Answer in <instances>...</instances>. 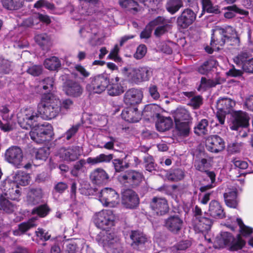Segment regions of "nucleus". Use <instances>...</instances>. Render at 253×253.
Masks as SVG:
<instances>
[{"label":"nucleus","mask_w":253,"mask_h":253,"mask_svg":"<svg viewBox=\"0 0 253 253\" xmlns=\"http://www.w3.org/2000/svg\"><path fill=\"white\" fill-rule=\"evenodd\" d=\"M119 3L123 8L127 10H132L136 12L138 11V4L135 0H119Z\"/></svg>","instance_id":"e433bc0d"},{"label":"nucleus","mask_w":253,"mask_h":253,"mask_svg":"<svg viewBox=\"0 0 253 253\" xmlns=\"http://www.w3.org/2000/svg\"><path fill=\"white\" fill-rule=\"evenodd\" d=\"M242 144L237 142H233L228 144V151L231 153H237L240 152Z\"/></svg>","instance_id":"e2e57ef3"},{"label":"nucleus","mask_w":253,"mask_h":253,"mask_svg":"<svg viewBox=\"0 0 253 253\" xmlns=\"http://www.w3.org/2000/svg\"><path fill=\"white\" fill-rule=\"evenodd\" d=\"M182 221L177 216H171L168 219L166 222L167 228L173 232H177L181 227Z\"/></svg>","instance_id":"393cba45"},{"label":"nucleus","mask_w":253,"mask_h":253,"mask_svg":"<svg viewBox=\"0 0 253 253\" xmlns=\"http://www.w3.org/2000/svg\"><path fill=\"white\" fill-rule=\"evenodd\" d=\"M80 126V124H76L69 128L64 134L66 139L69 140L72 137L74 136L78 131Z\"/></svg>","instance_id":"052dcab7"},{"label":"nucleus","mask_w":253,"mask_h":253,"mask_svg":"<svg viewBox=\"0 0 253 253\" xmlns=\"http://www.w3.org/2000/svg\"><path fill=\"white\" fill-rule=\"evenodd\" d=\"M172 18H166L163 16H158L150 22V25L153 28L158 26L154 32L157 37H160L172 28Z\"/></svg>","instance_id":"6e6552de"},{"label":"nucleus","mask_w":253,"mask_h":253,"mask_svg":"<svg viewBox=\"0 0 253 253\" xmlns=\"http://www.w3.org/2000/svg\"><path fill=\"white\" fill-rule=\"evenodd\" d=\"M204 10L208 13L217 14L220 12L218 6H213L211 0H201Z\"/></svg>","instance_id":"79ce46f5"},{"label":"nucleus","mask_w":253,"mask_h":253,"mask_svg":"<svg viewBox=\"0 0 253 253\" xmlns=\"http://www.w3.org/2000/svg\"><path fill=\"white\" fill-rule=\"evenodd\" d=\"M109 78L105 75H99L93 78L91 82L86 86L87 89L94 93H101L108 86Z\"/></svg>","instance_id":"1a4fd4ad"},{"label":"nucleus","mask_w":253,"mask_h":253,"mask_svg":"<svg viewBox=\"0 0 253 253\" xmlns=\"http://www.w3.org/2000/svg\"><path fill=\"white\" fill-rule=\"evenodd\" d=\"M143 98L141 90L132 88L128 89L123 97V101L126 105L133 106L140 103Z\"/></svg>","instance_id":"2eb2a0df"},{"label":"nucleus","mask_w":253,"mask_h":253,"mask_svg":"<svg viewBox=\"0 0 253 253\" xmlns=\"http://www.w3.org/2000/svg\"><path fill=\"white\" fill-rule=\"evenodd\" d=\"M232 28L230 27H225V28H217L213 30L211 45L213 46L214 43L215 45L223 46L226 42L233 40L235 42L234 44L239 45L240 42L239 38L238 37H231L230 32L232 31Z\"/></svg>","instance_id":"7ed1b4c3"},{"label":"nucleus","mask_w":253,"mask_h":253,"mask_svg":"<svg viewBox=\"0 0 253 253\" xmlns=\"http://www.w3.org/2000/svg\"><path fill=\"white\" fill-rule=\"evenodd\" d=\"M44 65L49 70H56L60 67L61 62L57 57L52 56L44 60Z\"/></svg>","instance_id":"7c9ffc66"},{"label":"nucleus","mask_w":253,"mask_h":253,"mask_svg":"<svg viewBox=\"0 0 253 253\" xmlns=\"http://www.w3.org/2000/svg\"><path fill=\"white\" fill-rule=\"evenodd\" d=\"M6 188L7 189L5 195L0 196V206H13L9 200L19 201L21 195V192L18 186L14 182H8L6 184Z\"/></svg>","instance_id":"423d86ee"},{"label":"nucleus","mask_w":253,"mask_h":253,"mask_svg":"<svg viewBox=\"0 0 253 253\" xmlns=\"http://www.w3.org/2000/svg\"><path fill=\"white\" fill-rule=\"evenodd\" d=\"M191 121H184L175 122V129L178 135L182 137H187L190 132Z\"/></svg>","instance_id":"b1692460"},{"label":"nucleus","mask_w":253,"mask_h":253,"mask_svg":"<svg viewBox=\"0 0 253 253\" xmlns=\"http://www.w3.org/2000/svg\"><path fill=\"white\" fill-rule=\"evenodd\" d=\"M26 72L33 76H39L42 72V67L41 65H31L27 66Z\"/></svg>","instance_id":"09e8293b"},{"label":"nucleus","mask_w":253,"mask_h":253,"mask_svg":"<svg viewBox=\"0 0 253 253\" xmlns=\"http://www.w3.org/2000/svg\"><path fill=\"white\" fill-rule=\"evenodd\" d=\"M10 70V63L7 60L0 58V74H7Z\"/></svg>","instance_id":"5fc2aeb1"},{"label":"nucleus","mask_w":253,"mask_h":253,"mask_svg":"<svg viewBox=\"0 0 253 253\" xmlns=\"http://www.w3.org/2000/svg\"><path fill=\"white\" fill-rule=\"evenodd\" d=\"M152 116H156L157 120L156 122L157 129L161 132H164L170 129L172 125V121L170 117H165L159 113H154Z\"/></svg>","instance_id":"412c9836"},{"label":"nucleus","mask_w":253,"mask_h":253,"mask_svg":"<svg viewBox=\"0 0 253 253\" xmlns=\"http://www.w3.org/2000/svg\"><path fill=\"white\" fill-rule=\"evenodd\" d=\"M211 225V221L207 218H201L199 219L198 228L200 231L204 232L210 229Z\"/></svg>","instance_id":"3c124183"},{"label":"nucleus","mask_w":253,"mask_h":253,"mask_svg":"<svg viewBox=\"0 0 253 253\" xmlns=\"http://www.w3.org/2000/svg\"><path fill=\"white\" fill-rule=\"evenodd\" d=\"M122 118L130 123H135L141 119V114L136 107H127L122 113Z\"/></svg>","instance_id":"4be33fe9"},{"label":"nucleus","mask_w":253,"mask_h":253,"mask_svg":"<svg viewBox=\"0 0 253 253\" xmlns=\"http://www.w3.org/2000/svg\"><path fill=\"white\" fill-rule=\"evenodd\" d=\"M245 242L242 239L240 235L236 238H233L229 244L230 249L232 251H236L242 248L245 245Z\"/></svg>","instance_id":"a18cd8bd"},{"label":"nucleus","mask_w":253,"mask_h":253,"mask_svg":"<svg viewBox=\"0 0 253 253\" xmlns=\"http://www.w3.org/2000/svg\"><path fill=\"white\" fill-rule=\"evenodd\" d=\"M35 39L36 42L43 49L47 50L51 45L50 38L46 34L37 35Z\"/></svg>","instance_id":"c756f323"},{"label":"nucleus","mask_w":253,"mask_h":253,"mask_svg":"<svg viewBox=\"0 0 253 253\" xmlns=\"http://www.w3.org/2000/svg\"><path fill=\"white\" fill-rule=\"evenodd\" d=\"M146 51V46L144 44H141L137 48L134 57L137 59H140L144 56Z\"/></svg>","instance_id":"bf43d9fd"},{"label":"nucleus","mask_w":253,"mask_h":253,"mask_svg":"<svg viewBox=\"0 0 253 253\" xmlns=\"http://www.w3.org/2000/svg\"><path fill=\"white\" fill-rule=\"evenodd\" d=\"M99 200L103 205L115 206L119 204L120 198L116 191L109 188H106L101 190L99 196Z\"/></svg>","instance_id":"f8f14e48"},{"label":"nucleus","mask_w":253,"mask_h":253,"mask_svg":"<svg viewBox=\"0 0 253 253\" xmlns=\"http://www.w3.org/2000/svg\"><path fill=\"white\" fill-rule=\"evenodd\" d=\"M182 6V0H169L166 4V9L170 13L173 14Z\"/></svg>","instance_id":"473e14b6"},{"label":"nucleus","mask_w":253,"mask_h":253,"mask_svg":"<svg viewBox=\"0 0 253 253\" xmlns=\"http://www.w3.org/2000/svg\"><path fill=\"white\" fill-rule=\"evenodd\" d=\"M207 163V160L206 159H202L201 160L196 161L195 162V167L196 169L200 171H206L205 165Z\"/></svg>","instance_id":"338daca9"},{"label":"nucleus","mask_w":253,"mask_h":253,"mask_svg":"<svg viewBox=\"0 0 253 253\" xmlns=\"http://www.w3.org/2000/svg\"><path fill=\"white\" fill-rule=\"evenodd\" d=\"M232 162L236 168H238L240 169H245L248 167V163L246 162L242 161L237 158L233 159L232 160Z\"/></svg>","instance_id":"69168bd1"},{"label":"nucleus","mask_w":253,"mask_h":253,"mask_svg":"<svg viewBox=\"0 0 253 253\" xmlns=\"http://www.w3.org/2000/svg\"><path fill=\"white\" fill-rule=\"evenodd\" d=\"M214 66V61L210 60L204 62L197 69L199 73L201 74H207Z\"/></svg>","instance_id":"49530a36"},{"label":"nucleus","mask_w":253,"mask_h":253,"mask_svg":"<svg viewBox=\"0 0 253 253\" xmlns=\"http://www.w3.org/2000/svg\"><path fill=\"white\" fill-rule=\"evenodd\" d=\"M224 197L226 204L227 206H236L238 204L236 200L237 193L235 191L226 193L224 194Z\"/></svg>","instance_id":"c03bdc74"},{"label":"nucleus","mask_w":253,"mask_h":253,"mask_svg":"<svg viewBox=\"0 0 253 253\" xmlns=\"http://www.w3.org/2000/svg\"><path fill=\"white\" fill-rule=\"evenodd\" d=\"M5 159L9 163L19 168L22 165V151L19 147H10L6 150L5 153Z\"/></svg>","instance_id":"9b49d317"},{"label":"nucleus","mask_w":253,"mask_h":253,"mask_svg":"<svg viewBox=\"0 0 253 253\" xmlns=\"http://www.w3.org/2000/svg\"><path fill=\"white\" fill-rule=\"evenodd\" d=\"M42 196L43 192L42 189H32L29 193L28 201L33 205H37L40 203Z\"/></svg>","instance_id":"c85d7f7f"},{"label":"nucleus","mask_w":253,"mask_h":253,"mask_svg":"<svg viewBox=\"0 0 253 253\" xmlns=\"http://www.w3.org/2000/svg\"><path fill=\"white\" fill-rule=\"evenodd\" d=\"M227 11L224 14V17L226 18H232L235 16L236 13H239L243 15H247L248 12L241 10L238 8L235 5L229 6L225 8Z\"/></svg>","instance_id":"72a5a7b5"},{"label":"nucleus","mask_w":253,"mask_h":253,"mask_svg":"<svg viewBox=\"0 0 253 253\" xmlns=\"http://www.w3.org/2000/svg\"><path fill=\"white\" fill-rule=\"evenodd\" d=\"M210 209V214L212 216L222 218L224 216L223 210L221 207H211Z\"/></svg>","instance_id":"13d9d810"},{"label":"nucleus","mask_w":253,"mask_h":253,"mask_svg":"<svg viewBox=\"0 0 253 253\" xmlns=\"http://www.w3.org/2000/svg\"><path fill=\"white\" fill-rule=\"evenodd\" d=\"M35 224L34 223V220L32 219L29 220L27 222H24L20 224L19 225V229L18 230H15L13 232V234L15 235H19L20 233H23L30 228L35 226Z\"/></svg>","instance_id":"37998d69"},{"label":"nucleus","mask_w":253,"mask_h":253,"mask_svg":"<svg viewBox=\"0 0 253 253\" xmlns=\"http://www.w3.org/2000/svg\"><path fill=\"white\" fill-rule=\"evenodd\" d=\"M235 101L228 97H221L216 102L217 110L224 113L230 114L235 106Z\"/></svg>","instance_id":"aec40b11"},{"label":"nucleus","mask_w":253,"mask_h":253,"mask_svg":"<svg viewBox=\"0 0 253 253\" xmlns=\"http://www.w3.org/2000/svg\"><path fill=\"white\" fill-rule=\"evenodd\" d=\"M113 158V154L105 155L104 154H101L94 158H88L86 159V161L84 159H81L74 165L73 168L71 171V173L73 176L78 177L80 175V172L83 170L86 163L92 165L101 163H108L112 160Z\"/></svg>","instance_id":"20e7f679"},{"label":"nucleus","mask_w":253,"mask_h":253,"mask_svg":"<svg viewBox=\"0 0 253 253\" xmlns=\"http://www.w3.org/2000/svg\"><path fill=\"white\" fill-rule=\"evenodd\" d=\"M53 79L51 77H47L42 81V88L44 90H50L53 85Z\"/></svg>","instance_id":"0e129e2a"},{"label":"nucleus","mask_w":253,"mask_h":253,"mask_svg":"<svg viewBox=\"0 0 253 253\" xmlns=\"http://www.w3.org/2000/svg\"><path fill=\"white\" fill-rule=\"evenodd\" d=\"M220 78H216L215 79H207L205 77H202L201 80V84L200 87L208 88L215 86L216 85L220 84Z\"/></svg>","instance_id":"58836bf2"},{"label":"nucleus","mask_w":253,"mask_h":253,"mask_svg":"<svg viewBox=\"0 0 253 253\" xmlns=\"http://www.w3.org/2000/svg\"><path fill=\"white\" fill-rule=\"evenodd\" d=\"M125 74L127 77L128 80L135 84L141 83L139 69L137 68H126L124 69Z\"/></svg>","instance_id":"a878e982"},{"label":"nucleus","mask_w":253,"mask_h":253,"mask_svg":"<svg viewBox=\"0 0 253 253\" xmlns=\"http://www.w3.org/2000/svg\"><path fill=\"white\" fill-rule=\"evenodd\" d=\"M167 176L169 180L177 181L184 178V172L181 169H177L167 173Z\"/></svg>","instance_id":"ea45409f"},{"label":"nucleus","mask_w":253,"mask_h":253,"mask_svg":"<svg viewBox=\"0 0 253 253\" xmlns=\"http://www.w3.org/2000/svg\"><path fill=\"white\" fill-rule=\"evenodd\" d=\"M102 234L103 235V238H100L99 236L97 238V240L100 242H102L104 244H108L109 243H112L111 240L114 239V234L112 233L111 232L108 233L106 232L105 233H102Z\"/></svg>","instance_id":"4d7b16f0"},{"label":"nucleus","mask_w":253,"mask_h":253,"mask_svg":"<svg viewBox=\"0 0 253 253\" xmlns=\"http://www.w3.org/2000/svg\"><path fill=\"white\" fill-rule=\"evenodd\" d=\"M244 70L242 69H237L234 66L232 68L227 72L226 74L228 76L231 77H241L243 73Z\"/></svg>","instance_id":"680f3d73"},{"label":"nucleus","mask_w":253,"mask_h":253,"mask_svg":"<svg viewBox=\"0 0 253 253\" xmlns=\"http://www.w3.org/2000/svg\"><path fill=\"white\" fill-rule=\"evenodd\" d=\"M63 90L66 95L74 97L80 96L83 92L80 84L73 80H68L64 83Z\"/></svg>","instance_id":"f3484780"},{"label":"nucleus","mask_w":253,"mask_h":253,"mask_svg":"<svg viewBox=\"0 0 253 253\" xmlns=\"http://www.w3.org/2000/svg\"><path fill=\"white\" fill-rule=\"evenodd\" d=\"M13 182L18 185L25 186L28 185L30 181V176L28 174L24 171H19L14 176Z\"/></svg>","instance_id":"cd10ccee"},{"label":"nucleus","mask_w":253,"mask_h":253,"mask_svg":"<svg viewBox=\"0 0 253 253\" xmlns=\"http://www.w3.org/2000/svg\"><path fill=\"white\" fill-rule=\"evenodd\" d=\"M203 104V98L200 95L192 97L188 103V105L194 109H198Z\"/></svg>","instance_id":"de8ad7c7"},{"label":"nucleus","mask_w":253,"mask_h":253,"mask_svg":"<svg viewBox=\"0 0 253 253\" xmlns=\"http://www.w3.org/2000/svg\"><path fill=\"white\" fill-rule=\"evenodd\" d=\"M141 83L149 80L151 76V72L145 67L139 68Z\"/></svg>","instance_id":"6e6d98bb"},{"label":"nucleus","mask_w":253,"mask_h":253,"mask_svg":"<svg viewBox=\"0 0 253 253\" xmlns=\"http://www.w3.org/2000/svg\"><path fill=\"white\" fill-rule=\"evenodd\" d=\"M249 54L247 52H241L233 59L234 63L244 71L245 64L248 63Z\"/></svg>","instance_id":"4c0bfd02"},{"label":"nucleus","mask_w":253,"mask_h":253,"mask_svg":"<svg viewBox=\"0 0 253 253\" xmlns=\"http://www.w3.org/2000/svg\"><path fill=\"white\" fill-rule=\"evenodd\" d=\"M81 154V148L77 146L67 149L61 148L59 152V157L62 160L69 162L76 161L79 158Z\"/></svg>","instance_id":"dca6fc26"},{"label":"nucleus","mask_w":253,"mask_h":253,"mask_svg":"<svg viewBox=\"0 0 253 253\" xmlns=\"http://www.w3.org/2000/svg\"><path fill=\"white\" fill-rule=\"evenodd\" d=\"M90 178L93 183L97 185H101L108 181L109 176L103 169L97 168L91 172Z\"/></svg>","instance_id":"6ab92c4d"},{"label":"nucleus","mask_w":253,"mask_h":253,"mask_svg":"<svg viewBox=\"0 0 253 253\" xmlns=\"http://www.w3.org/2000/svg\"><path fill=\"white\" fill-rule=\"evenodd\" d=\"M113 164L116 172L122 171L125 169L129 167V164L128 163L124 164L123 160L119 159L113 160Z\"/></svg>","instance_id":"8fccbe9b"},{"label":"nucleus","mask_w":253,"mask_h":253,"mask_svg":"<svg viewBox=\"0 0 253 253\" xmlns=\"http://www.w3.org/2000/svg\"><path fill=\"white\" fill-rule=\"evenodd\" d=\"M58 108L60 114H64L70 110L73 105V101L70 99H65L62 100H59Z\"/></svg>","instance_id":"a19ab883"},{"label":"nucleus","mask_w":253,"mask_h":253,"mask_svg":"<svg viewBox=\"0 0 253 253\" xmlns=\"http://www.w3.org/2000/svg\"><path fill=\"white\" fill-rule=\"evenodd\" d=\"M24 0H2L3 6L10 10H17L22 7Z\"/></svg>","instance_id":"2f4dec72"},{"label":"nucleus","mask_w":253,"mask_h":253,"mask_svg":"<svg viewBox=\"0 0 253 253\" xmlns=\"http://www.w3.org/2000/svg\"><path fill=\"white\" fill-rule=\"evenodd\" d=\"M196 14L190 9H184L176 20L177 27L179 29L187 28L196 20Z\"/></svg>","instance_id":"4468645a"},{"label":"nucleus","mask_w":253,"mask_h":253,"mask_svg":"<svg viewBox=\"0 0 253 253\" xmlns=\"http://www.w3.org/2000/svg\"><path fill=\"white\" fill-rule=\"evenodd\" d=\"M207 149L212 153H217L223 151L225 148L223 139L217 135H211L206 140Z\"/></svg>","instance_id":"ddd939ff"},{"label":"nucleus","mask_w":253,"mask_h":253,"mask_svg":"<svg viewBox=\"0 0 253 253\" xmlns=\"http://www.w3.org/2000/svg\"><path fill=\"white\" fill-rule=\"evenodd\" d=\"M142 173L135 170H128L118 176L119 180L124 184L127 183L132 188L137 187L142 181Z\"/></svg>","instance_id":"9d476101"},{"label":"nucleus","mask_w":253,"mask_h":253,"mask_svg":"<svg viewBox=\"0 0 253 253\" xmlns=\"http://www.w3.org/2000/svg\"><path fill=\"white\" fill-rule=\"evenodd\" d=\"M93 222L98 228L108 231L114 225L115 216L111 211H102L94 215Z\"/></svg>","instance_id":"39448f33"},{"label":"nucleus","mask_w":253,"mask_h":253,"mask_svg":"<svg viewBox=\"0 0 253 253\" xmlns=\"http://www.w3.org/2000/svg\"><path fill=\"white\" fill-rule=\"evenodd\" d=\"M249 117L248 114L242 111H236L232 112L230 124L231 130L238 131L243 127L249 126Z\"/></svg>","instance_id":"0eeeda50"},{"label":"nucleus","mask_w":253,"mask_h":253,"mask_svg":"<svg viewBox=\"0 0 253 253\" xmlns=\"http://www.w3.org/2000/svg\"><path fill=\"white\" fill-rule=\"evenodd\" d=\"M159 109V107L156 105H149L146 106L143 111V114L147 117H150L151 118H157L156 116H151L153 114L158 113L157 110Z\"/></svg>","instance_id":"864d4df0"},{"label":"nucleus","mask_w":253,"mask_h":253,"mask_svg":"<svg viewBox=\"0 0 253 253\" xmlns=\"http://www.w3.org/2000/svg\"><path fill=\"white\" fill-rule=\"evenodd\" d=\"M153 29V27L150 25V22L146 26L145 29L142 31L140 34V38L141 39H148L150 37L152 31Z\"/></svg>","instance_id":"774afa93"},{"label":"nucleus","mask_w":253,"mask_h":253,"mask_svg":"<svg viewBox=\"0 0 253 253\" xmlns=\"http://www.w3.org/2000/svg\"><path fill=\"white\" fill-rule=\"evenodd\" d=\"M209 122L206 119H202L199 122L197 126L194 127V132L198 135L208 134V126Z\"/></svg>","instance_id":"c9c22d12"},{"label":"nucleus","mask_w":253,"mask_h":253,"mask_svg":"<svg viewBox=\"0 0 253 253\" xmlns=\"http://www.w3.org/2000/svg\"><path fill=\"white\" fill-rule=\"evenodd\" d=\"M123 201L129 206H137L139 204V198L136 193L131 189H127L122 193Z\"/></svg>","instance_id":"5701e85b"},{"label":"nucleus","mask_w":253,"mask_h":253,"mask_svg":"<svg viewBox=\"0 0 253 253\" xmlns=\"http://www.w3.org/2000/svg\"><path fill=\"white\" fill-rule=\"evenodd\" d=\"M130 238L132 241V246L136 248L138 245L144 243L146 241L145 236L138 231H132L130 235Z\"/></svg>","instance_id":"f704fd0d"},{"label":"nucleus","mask_w":253,"mask_h":253,"mask_svg":"<svg viewBox=\"0 0 253 253\" xmlns=\"http://www.w3.org/2000/svg\"><path fill=\"white\" fill-rule=\"evenodd\" d=\"M122 82L118 77H115L114 79H112L107 86L108 94L112 96H117L124 93L125 88L122 84Z\"/></svg>","instance_id":"a211bd4d"},{"label":"nucleus","mask_w":253,"mask_h":253,"mask_svg":"<svg viewBox=\"0 0 253 253\" xmlns=\"http://www.w3.org/2000/svg\"><path fill=\"white\" fill-rule=\"evenodd\" d=\"M59 99L52 94H45L42 96L38 106V110L36 111L41 118L46 120L55 118L60 114L58 108Z\"/></svg>","instance_id":"f03ea898"},{"label":"nucleus","mask_w":253,"mask_h":253,"mask_svg":"<svg viewBox=\"0 0 253 253\" xmlns=\"http://www.w3.org/2000/svg\"><path fill=\"white\" fill-rule=\"evenodd\" d=\"M237 221L240 227V233L242 235L244 236H247L252 233L253 229L251 227L246 226L241 219H237Z\"/></svg>","instance_id":"603ef678"},{"label":"nucleus","mask_w":253,"mask_h":253,"mask_svg":"<svg viewBox=\"0 0 253 253\" xmlns=\"http://www.w3.org/2000/svg\"><path fill=\"white\" fill-rule=\"evenodd\" d=\"M40 119L39 114L32 108H26L18 114V121L21 126L28 129L31 138L37 143H43L49 140L52 133L51 126L35 124Z\"/></svg>","instance_id":"f257e3e1"},{"label":"nucleus","mask_w":253,"mask_h":253,"mask_svg":"<svg viewBox=\"0 0 253 253\" xmlns=\"http://www.w3.org/2000/svg\"><path fill=\"white\" fill-rule=\"evenodd\" d=\"M192 118L188 110L184 108H178L177 109L174 117L175 122L191 121Z\"/></svg>","instance_id":"bb28decb"}]
</instances>
